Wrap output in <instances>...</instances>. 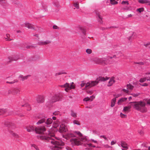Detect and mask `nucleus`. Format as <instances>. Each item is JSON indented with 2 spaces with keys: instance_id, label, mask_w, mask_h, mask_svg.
Masks as SVG:
<instances>
[{
  "instance_id": "nucleus-1",
  "label": "nucleus",
  "mask_w": 150,
  "mask_h": 150,
  "mask_svg": "<svg viewBox=\"0 0 150 150\" xmlns=\"http://www.w3.org/2000/svg\"><path fill=\"white\" fill-rule=\"evenodd\" d=\"M129 104L135 109L142 113H145L147 111V108L145 106L146 103L144 101H140L131 102Z\"/></svg>"
},
{
  "instance_id": "nucleus-2",
  "label": "nucleus",
  "mask_w": 150,
  "mask_h": 150,
  "mask_svg": "<svg viewBox=\"0 0 150 150\" xmlns=\"http://www.w3.org/2000/svg\"><path fill=\"white\" fill-rule=\"evenodd\" d=\"M52 140L51 142L54 145L52 148V150H61L62 148L60 146H64V143L61 141H54L53 139Z\"/></svg>"
},
{
  "instance_id": "nucleus-3",
  "label": "nucleus",
  "mask_w": 150,
  "mask_h": 150,
  "mask_svg": "<svg viewBox=\"0 0 150 150\" xmlns=\"http://www.w3.org/2000/svg\"><path fill=\"white\" fill-rule=\"evenodd\" d=\"M87 141L85 137H81L79 139L72 138L70 139V141L72 145L79 146L82 144L81 142H85Z\"/></svg>"
},
{
  "instance_id": "nucleus-4",
  "label": "nucleus",
  "mask_w": 150,
  "mask_h": 150,
  "mask_svg": "<svg viewBox=\"0 0 150 150\" xmlns=\"http://www.w3.org/2000/svg\"><path fill=\"white\" fill-rule=\"evenodd\" d=\"M48 136V137H46L40 135L37 136V138L38 139L42 140H48L51 139L52 140L53 138H52L51 137H54L55 136V134L53 132H52L51 129L49 130Z\"/></svg>"
},
{
  "instance_id": "nucleus-5",
  "label": "nucleus",
  "mask_w": 150,
  "mask_h": 150,
  "mask_svg": "<svg viewBox=\"0 0 150 150\" xmlns=\"http://www.w3.org/2000/svg\"><path fill=\"white\" fill-rule=\"evenodd\" d=\"M98 83V82L96 81H90L86 83H82L81 84V87H83L85 86V88L87 89L96 85Z\"/></svg>"
},
{
  "instance_id": "nucleus-6",
  "label": "nucleus",
  "mask_w": 150,
  "mask_h": 150,
  "mask_svg": "<svg viewBox=\"0 0 150 150\" xmlns=\"http://www.w3.org/2000/svg\"><path fill=\"white\" fill-rule=\"evenodd\" d=\"M94 61L97 64L103 66L109 64L108 59H105L96 58L94 59Z\"/></svg>"
},
{
  "instance_id": "nucleus-7",
  "label": "nucleus",
  "mask_w": 150,
  "mask_h": 150,
  "mask_svg": "<svg viewBox=\"0 0 150 150\" xmlns=\"http://www.w3.org/2000/svg\"><path fill=\"white\" fill-rule=\"evenodd\" d=\"M60 86L62 87L65 88V90L67 92H68L69 90L75 88V86L74 85L73 82H72L70 85L68 83H66L64 84L61 85Z\"/></svg>"
},
{
  "instance_id": "nucleus-8",
  "label": "nucleus",
  "mask_w": 150,
  "mask_h": 150,
  "mask_svg": "<svg viewBox=\"0 0 150 150\" xmlns=\"http://www.w3.org/2000/svg\"><path fill=\"white\" fill-rule=\"evenodd\" d=\"M46 129L44 126L38 127L35 129L36 133L39 134H42L46 131Z\"/></svg>"
},
{
  "instance_id": "nucleus-9",
  "label": "nucleus",
  "mask_w": 150,
  "mask_h": 150,
  "mask_svg": "<svg viewBox=\"0 0 150 150\" xmlns=\"http://www.w3.org/2000/svg\"><path fill=\"white\" fill-rule=\"evenodd\" d=\"M62 98V96L60 94L54 95L51 98L50 101L52 103H54L60 100Z\"/></svg>"
},
{
  "instance_id": "nucleus-10",
  "label": "nucleus",
  "mask_w": 150,
  "mask_h": 150,
  "mask_svg": "<svg viewBox=\"0 0 150 150\" xmlns=\"http://www.w3.org/2000/svg\"><path fill=\"white\" fill-rule=\"evenodd\" d=\"M20 58V57L18 55L10 56L8 57V59L9 60V62H11L13 61H17Z\"/></svg>"
},
{
  "instance_id": "nucleus-11",
  "label": "nucleus",
  "mask_w": 150,
  "mask_h": 150,
  "mask_svg": "<svg viewBox=\"0 0 150 150\" xmlns=\"http://www.w3.org/2000/svg\"><path fill=\"white\" fill-rule=\"evenodd\" d=\"M45 101V98L43 96L38 95L36 98L37 102L38 103H43Z\"/></svg>"
},
{
  "instance_id": "nucleus-12",
  "label": "nucleus",
  "mask_w": 150,
  "mask_h": 150,
  "mask_svg": "<svg viewBox=\"0 0 150 150\" xmlns=\"http://www.w3.org/2000/svg\"><path fill=\"white\" fill-rule=\"evenodd\" d=\"M51 43V41L47 40L45 41H40L38 42V44L40 45H46L50 44Z\"/></svg>"
},
{
  "instance_id": "nucleus-13",
  "label": "nucleus",
  "mask_w": 150,
  "mask_h": 150,
  "mask_svg": "<svg viewBox=\"0 0 150 150\" xmlns=\"http://www.w3.org/2000/svg\"><path fill=\"white\" fill-rule=\"evenodd\" d=\"M25 27L28 28L29 29H30L34 30H36V29L34 25L30 24L28 23H25Z\"/></svg>"
},
{
  "instance_id": "nucleus-14",
  "label": "nucleus",
  "mask_w": 150,
  "mask_h": 150,
  "mask_svg": "<svg viewBox=\"0 0 150 150\" xmlns=\"http://www.w3.org/2000/svg\"><path fill=\"white\" fill-rule=\"evenodd\" d=\"M74 137V135L72 133H68L66 135H63V137L64 138L69 140L72 138Z\"/></svg>"
},
{
  "instance_id": "nucleus-15",
  "label": "nucleus",
  "mask_w": 150,
  "mask_h": 150,
  "mask_svg": "<svg viewBox=\"0 0 150 150\" xmlns=\"http://www.w3.org/2000/svg\"><path fill=\"white\" fill-rule=\"evenodd\" d=\"M35 128L32 125H29L26 127L27 131L29 132L33 131L35 130Z\"/></svg>"
},
{
  "instance_id": "nucleus-16",
  "label": "nucleus",
  "mask_w": 150,
  "mask_h": 150,
  "mask_svg": "<svg viewBox=\"0 0 150 150\" xmlns=\"http://www.w3.org/2000/svg\"><path fill=\"white\" fill-rule=\"evenodd\" d=\"M67 130L65 126L63 125H61L60 126L59 131L60 132H66Z\"/></svg>"
},
{
  "instance_id": "nucleus-17",
  "label": "nucleus",
  "mask_w": 150,
  "mask_h": 150,
  "mask_svg": "<svg viewBox=\"0 0 150 150\" xmlns=\"http://www.w3.org/2000/svg\"><path fill=\"white\" fill-rule=\"evenodd\" d=\"M138 2L141 4H146L150 6V1L149 0H139Z\"/></svg>"
},
{
  "instance_id": "nucleus-18",
  "label": "nucleus",
  "mask_w": 150,
  "mask_h": 150,
  "mask_svg": "<svg viewBox=\"0 0 150 150\" xmlns=\"http://www.w3.org/2000/svg\"><path fill=\"white\" fill-rule=\"evenodd\" d=\"M114 79V77H112L110 78L107 85L108 86H111L114 83H115V81Z\"/></svg>"
},
{
  "instance_id": "nucleus-19",
  "label": "nucleus",
  "mask_w": 150,
  "mask_h": 150,
  "mask_svg": "<svg viewBox=\"0 0 150 150\" xmlns=\"http://www.w3.org/2000/svg\"><path fill=\"white\" fill-rule=\"evenodd\" d=\"M45 122L47 125L46 126L49 127L50 126V125L51 124L52 122V119L49 118L47 120H46Z\"/></svg>"
},
{
  "instance_id": "nucleus-20",
  "label": "nucleus",
  "mask_w": 150,
  "mask_h": 150,
  "mask_svg": "<svg viewBox=\"0 0 150 150\" xmlns=\"http://www.w3.org/2000/svg\"><path fill=\"white\" fill-rule=\"evenodd\" d=\"M120 145L123 148L126 149H128V146L127 144L124 141H121V142Z\"/></svg>"
},
{
  "instance_id": "nucleus-21",
  "label": "nucleus",
  "mask_w": 150,
  "mask_h": 150,
  "mask_svg": "<svg viewBox=\"0 0 150 150\" xmlns=\"http://www.w3.org/2000/svg\"><path fill=\"white\" fill-rule=\"evenodd\" d=\"M9 132L12 135L13 137H14L17 138H19L20 137L19 136L18 134H17L14 132L13 131L10 130L9 131Z\"/></svg>"
},
{
  "instance_id": "nucleus-22",
  "label": "nucleus",
  "mask_w": 150,
  "mask_h": 150,
  "mask_svg": "<svg viewBox=\"0 0 150 150\" xmlns=\"http://www.w3.org/2000/svg\"><path fill=\"white\" fill-rule=\"evenodd\" d=\"M127 98H122L120 99L118 101L117 103L118 105H121L122 103L125 101L127 100Z\"/></svg>"
},
{
  "instance_id": "nucleus-23",
  "label": "nucleus",
  "mask_w": 150,
  "mask_h": 150,
  "mask_svg": "<svg viewBox=\"0 0 150 150\" xmlns=\"http://www.w3.org/2000/svg\"><path fill=\"white\" fill-rule=\"evenodd\" d=\"M73 4L76 9H78L79 8V2L76 1H74Z\"/></svg>"
},
{
  "instance_id": "nucleus-24",
  "label": "nucleus",
  "mask_w": 150,
  "mask_h": 150,
  "mask_svg": "<svg viewBox=\"0 0 150 150\" xmlns=\"http://www.w3.org/2000/svg\"><path fill=\"white\" fill-rule=\"evenodd\" d=\"M59 122L58 121H56L54 122L53 124V126L54 128H57L59 125Z\"/></svg>"
},
{
  "instance_id": "nucleus-25",
  "label": "nucleus",
  "mask_w": 150,
  "mask_h": 150,
  "mask_svg": "<svg viewBox=\"0 0 150 150\" xmlns=\"http://www.w3.org/2000/svg\"><path fill=\"white\" fill-rule=\"evenodd\" d=\"M108 79V78L107 77H100L99 78V80L98 81H98V83L101 81H104L107 80Z\"/></svg>"
},
{
  "instance_id": "nucleus-26",
  "label": "nucleus",
  "mask_w": 150,
  "mask_h": 150,
  "mask_svg": "<svg viewBox=\"0 0 150 150\" xmlns=\"http://www.w3.org/2000/svg\"><path fill=\"white\" fill-rule=\"evenodd\" d=\"M46 119L45 118H43L38 121V122L36 123V124L38 125L42 124L45 122Z\"/></svg>"
},
{
  "instance_id": "nucleus-27",
  "label": "nucleus",
  "mask_w": 150,
  "mask_h": 150,
  "mask_svg": "<svg viewBox=\"0 0 150 150\" xmlns=\"http://www.w3.org/2000/svg\"><path fill=\"white\" fill-rule=\"evenodd\" d=\"M116 100V98H114L111 100V107H112L115 106Z\"/></svg>"
},
{
  "instance_id": "nucleus-28",
  "label": "nucleus",
  "mask_w": 150,
  "mask_h": 150,
  "mask_svg": "<svg viewBox=\"0 0 150 150\" xmlns=\"http://www.w3.org/2000/svg\"><path fill=\"white\" fill-rule=\"evenodd\" d=\"M30 75H28L24 76H20V77L22 81H24L28 79V78L30 77Z\"/></svg>"
},
{
  "instance_id": "nucleus-29",
  "label": "nucleus",
  "mask_w": 150,
  "mask_h": 150,
  "mask_svg": "<svg viewBox=\"0 0 150 150\" xmlns=\"http://www.w3.org/2000/svg\"><path fill=\"white\" fill-rule=\"evenodd\" d=\"M134 86L130 84H128L127 85V88L128 90H132L133 89Z\"/></svg>"
},
{
  "instance_id": "nucleus-30",
  "label": "nucleus",
  "mask_w": 150,
  "mask_h": 150,
  "mask_svg": "<svg viewBox=\"0 0 150 150\" xmlns=\"http://www.w3.org/2000/svg\"><path fill=\"white\" fill-rule=\"evenodd\" d=\"M52 4L54 6L58 8L60 6L59 2L57 1H54L53 2Z\"/></svg>"
},
{
  "instance_id": "nucleus-31",
  "label": "nucleus",
  "mask_w": 150,
  "mask_h": 150,
  "mask_svg": "<svg viewBox=\"0 0 150 150\" xmlns=\"http://www.w3.org/2000/svg\"><path fill=\"white\" fill-rule=\"evenodd\" d=\"M131 106H127L125 107L124 108L123 111L124 112H127L131 108Z\"/></svg>"
},
{
  "instance_id": "nucleus-32",
  "label": "nucleus",
  "mask_w": 150,
  "mask_h": 150,
  "mask_svg": "<svg viewBox=\"0 0 150 150\" xmlns=\"http://www.w3.org/2000/svg\"><path fill=\"white\" fill-rule=\"evenodd\" d=\"M13 95H16L19 92V90L18 89H13Z\"/></svg>"
},
{
  "instance_id": "nucleus-33",
  "label": "nucleus",
  "mask_w": 150,
  "mask_h": 150,
  "mask_svg": "<svg viewBox=\"0 0 150 150\" xmlns=\"http://www.w3.org/2000/svg\"><path fill=\"white\" fill-rule=\"evenodd\" d=\"M7 4V2L6 0L4 1H2L0 3V4L4 7Z\"/></svg>"
},
{
  "instance_id": "nucleus-34",
  "label": "nucleus",
  "mask_w": 150,
  "mask_h": 150,
  "mask_svg": "<svg viewBox=\"0 0 150 150\" xmlns=\"http://www.w3.org/2000/svg\"><path fill=\"white\" fill-rule=\"evenodd\" d=\"M6 112L5 109H0V115L5 113Z\"/></svg>"
},
{
  "instance_id": "nucleus-35",
  "label": "nucleus",
  "mask_w": 150,
  "mask_h": 150,
  "mask_svg": "<svg viewBox=\"0 0 150 150\" xmlns=\"http://www.w3.org/2000/svg\"><path fill=\"white\" fill-rule=\"evenodd\" d=\"M111 4L112 5H115L118 4V2L115 0H110Z\"/></svg>"
},
{
  "instance_id": "nucleus-36",
  "label": "nucleus",
  "mask_w": 150,
  "mask_h": 150,
  "mask_svg": "<svg viewBox=\"0 0 150 150\" xmlns=\"http://www.w3.org/2000/svg\"><path fill=\"white\" fill-rule=\"evenodd\" d=\"M6 37L5 38V39L6 41H11L12 39H11L9 38L10 35L9 34H7L6 35Z\"/></svg>"
},
{
  "instance_id": "nucleus-37",
  "label": "nucleus",
  "mask_w": 150,
  "mask_h": 150,
  "mask_svg": "<svg viewBox=\"0 0 150 150\" xmlns=\"http://www.w3.org/2000/svg\"><path fill=\"white\" fill-rule=\"evenodd\" d=\"M121 4L125 6H127L129 4L128 1H122Z\"/></svg>"
},
{
  "instance_id": "nucleus-38",
  "label": "nucleus",
  "mask_w": 150,
  "mask_h": 150,
  "mask_svg": "<svg viewBox=\"0 0 150 150\" xmlns=\"http://www.w3.org/2000/svg\"><path fill=\"white\" fill-rule=\"evenodd\" d=\"M78 28L79 29L81 30L83 33H84L85 32V30L84 28L82 26L79 25L78 26Z\"/></svg>"
},
{
  "instance_id": "nucleus-39",
  "label": "nucleus",
  "mask_w": 150,
  "mask_h": 150,
  "mask_svg": "<svg viewBox=\"0 0 150 150\" xmlns=\"http://www.w3.org/2000/svg\"><path fill=\"white\" fill-rule=\"evenodd\" d=\"M71 116L74 117L75 118L77 117V114L75 112L72 111L71 113Z\"/></svg>"
},
{
  "instance_id": "nucleus-40",
  "label": "nucleus",
  "mask_w": 150,
  "mask_h": 150,
  "mask_svg": "<svg viewBox=\"0 0 150 150\" xmlns=\"http://www.w3.org/2000/svg\"><path fill=\"white\" fill-rule=\"evenodd\" d=\"M88 142H93L95 143L98 144V142L96 140H95L93 139H91L88 140Z\"/></svg>"
},
{
  "instance_id": "nucleus-41",
  "label": "nucleus",
  "mask_w": 150,
  "mask_h": 150,
  "mask_svg": "<svg viewBox=\"0 0 150 150\" xmlns=\"http://www.w3.org/2000/svg\"><path fill=\"white\" fill-rule=\"evenodd\" d=\"M144 11V8H138L137 9V11H138L139 13H141Z\"/></svg>"
},
{
  "instance_id": "nucleus-42",
  "label": "nucleus",
  "mask_w": 150,
  "mask_h": 150,
  "mask_svg": "<svg viewBox=\"0 0 150 150\" xmlns=\"http://www.w3.org/2000/svg\"><path fill=\"white\" fill-rule=\"evenodd\" d=\"M73 123L74 124H76L78 125H80V122L79 121L76 120H74Z\"/></svg>"
},
{
  "instance_id": "nucleus-43",
  "label": "nucleus",
  "mask_w": 150,
  "mask_h": 150,
  "mask_svg": "<svg viewBox=\"0 0 150 150\" xmlns=\"http://www.w3.org/2000/svg\"><path fill=\"white\" fill-rule=\"evenodd\" d=\"M146 80V77L141 78L139 80V82L141 83H143Z\"/></svg>"
},
{
  "instance_id": "nucleus-44",
  "label": "nucleus",
  "mask_w": 150,
  "mask_h": 150,
  "mask_svg": "<svg viewBox=\"0 0 150 150\" xmlns=\"http://www.w3.org/2000/svg\"><path fill=\"white\" fill-rule=\"evenodd\" d=\"M120 116L122 118H126L127 117V115H126L123 114L121 112L120 114Z\"/></svg>"
},
{
  "instance_id": "nucleus-45",
  "label": "nucleus",
  "mask_w": 150,
  "mask_h": 150,
  "mask_svg": "<svg viewBox=\"0 0 150 150\" xmlns=\"http://www.w3.org/2000/svg\"><path fill=\"white\" fill-rule=\"evenodd\" d=\"M87 145L89 147H92L93 148H95L96 147V146L95 145H93L91 143H88L87 144Z\"/></svg>"
},
{
  "instance_id": "nucleus-46",
  "label": "nucleus",
  "mask_w": 150,
  "mask_h": 150,
  "mask_svg": "<svg viewBox=\"0 0 150 150\" xmlns=\"http://www.w3.org/2000/svg\"><path fill=\"white\" fill-rule=\"evenodd\" d=\"M96 15L98 17V18L99 19H101V16H100V13L97 11H96Z\"/></svg>"
},
{
  "instance_id": "nucleus-47",
  "label": "nucleus",
  "mask_w": 150,
  "mask_h": 150,
  "mask_svg": "<svg viewBox=\"0 0 150 150\" xmlns=\"http://www.w3.org/2000/svg\"><path fill=\"white\" fill-rule=\"evenodd\" d=\"M66 74V73L62 71H60L59 72L56 73L55 74V76H58L59 75H61V74Z\"/></svg>"
},
{
  "instance_id": "nucleus-48",
  "label": "nucleus",
  "mask_w": 150,
  "mask_h": 150,
  "mask_svg": "<svg viewBox=\"0 0 150 150\" xmlns=\"http://www.w3.org/2000/svg\"><path fill=\"white\" fill-rule=\"evenodd\" d=\"M86 52L88 54H90L92 52V50L89 49H87L86 50Z\"/></svg>"
},
{
  "instance_id": "nucleus-49",
  "label": "nucleus",
  "mask_w": 150,
  "mask_h": 150,
  "mask_svg": "<svg viewBox=\"0 0 150 150\" xmlns=\"http://www.w3.org/2000/svg\"><path fill=\"white\" fill-rule=\"evenodd\" d=\"M25 47L27 49H31L33 48L34 47L32 45H27L25 46Z\"/></svg>"
},
{
  "instance_id": "nucleus-50",
  "label": "nucleus",
  "mask_w": 150,
  "mask_h": 150,
  "mask_svg": "<svg viewBox=\"0 0 150 150\" xmlns=\"http://www.w3.org/2000/svg\"><path fill=\"white\" fill-rule=\"evenodd\" d=\"M90 99H91V98L88 97H87L86 98H84L83 99V100L84 101H90Z\"/></svg>"
},
{
  "instance_id": "nucleus-51",
  "label": "nucleus",
  "mask_w": 150,
  "mask_h": 150,
  "mask_svg": "<svg viewBox=\"0 0 150 150\" xmlns=\"http://www.w3.org/2000/svg\"><path fill=\"white\" fill-rule=\"evenodd\" d=\"M43 8L45 11L47 10V7L45 5H43L42 6Z\"/></svg>"
},
{
  "instance_id": "nucleus-52",
  "label": "nucleus",
  "mask_w": 150,
  "mask_h": 150,
  "mask_svg": "<svg viewBox=\"0 0 150 150\" xmlns=\"http://www.w3.org/2000/svg\"><path fill=\"white\" fill-rule=\"evenodd\" d=\"M13 89H11L8 90V93L9 94H13Z\"/></svg>"
},
{
  "instance_id": "nucleus-53",
  "label": "nucleus",
  "mask_w": 150,
  "mask_h": 150,
  "mask_svg": "<svg viewBox=\"0 0 150 150\" xmlns=\"http://www.w3.org/2000/svg\"><path fill=\"white\" fill-rule=\"evenodd\" d=\"M139 94V93H137L132 94V95L134 97H136L138 96Z\"/></svg>"
},
{
  "instance_id": "nucleus-54",
  "label": "nucleus",
  "mask_w": 150,
  "mask_h": 150,
  "mask_svg": "<svg viewBox=\"0 0 150 150\" xmlns=\"http://www.w3.org/2000/svg\"><path fill=\"white\" fill-rule=\"evenodd\" d=\"M122 91L124 92L127 93H129V91L127 89H122Z\"/></svg>"
},
{
  "instance_id": "nucleus-55",
  "label": "nucleus",
  "mask_w": 150,
  "mask_h": 150,
  "mask_svg": "<svg viewBox=\"0 0 150 150\" xmlns=\"http://www.w3.org/2000/svg\"><path fill=\"white\" fill-rule=\"evenodd\" d=\"M100 138H103L105 140L107 141L108 140V139L106 138V136L105 135H101L100 136Z\"/></svg>"
},
{
  "instance_id": "nucleus-56",
  "label": "nucleus",
  "mask_w": 150,
  "mask_h": 150,
  "mask_svg": "<svg viewBox=\"0 0 150 150\" xmlns=\"http://www.w3.org/2000/svg\"><path fill=\"white\" fill-rule=\"evenodd\" d=\"M116 55H113V56H108V59L109 60V59H112L113 58H116Z\"/></svg>"
},
{
  "instance_id": "nucleus-57",
  "label": "nucleus",
  "mask_w": 150,
  "mask_h": 150,
  "mask_svg": "<svg viewBox=\"0 0 150 150\" xmlns=\"http://www.w3.org/2000/svg\"><path fill=\"white\" fill-rule=\"evenodd\" d=\"M86 92L88 94H89L90 95L92 94L93 93V91L89 90L87 91Z\"/></svg>"
},
{
  "instance_id": "nucleus-58",
  "label": "nucleus",
  "mask_w": 150,
  "mask_h": 150,
  "mask_svg": "<svg viewBox=\"0 0 150 150\" xmlns=\"http://www.w3.org/2000/svg\"><path fill=\"white\" fill-rule=\"evenodd\" d=\"M28 106V108L27 109V110H30V106L29 105H27V104H26V105H22V106Z\"/></svg>"
},
{
  "instance_id": "nucleus-59",
  "label": "nucleus",
  "mask_w": 150,
  "mask_h": 150,
  "mask_svg": "<svg viewBox=\"0 0 150 150\" xmlns=\"http://www.w3.org/2000/svg\"><path fill=\"white\" fill-rule=\"evenodd\" d=\"M76 134L80 137L82 136V134L80 132H76Z\"/></svg>"
},
{
  "instance_id": "nucleus-60",
  "label": "nucleus",
  "mask_w": 150,
  "mask_h": 150,
  "mask_svg": "<svg viewBox=\"0 0 150 150\" xmlns=\"http://www.w3.org/2000/svg\"><path fill=\"white\" fill-rule=\"evenodd\" d=\"M103 146L105 148H109L110 147V146L108 144H105L103 145Z\"/></svg>"
},
{
  "instance_id": "nucleus-61",
  "label": "nucleus",
  "mask_w": 150,
  "mask_h": 150,
  "mask_svg": "<svg viewBox=\"0 0 150 150\" xmlns=\"http://www.w3.org/2000/svg\"><path fill=\"white\" fill-rule=\"evenodd\" d=\"M116 143V142L114 141H112L111 142V145H113L115 144Z\"/></svg>"
},
{
  "instance_id": "nucleus-62",
  "label": "nucleus",
  "mask_w": 150,
  "mask_h": 150,
  "mask_svg": "<svg viewBox=\"0 0 150 150\" xmlns=\"http://www.w3.org/2000/svg\"><path fill=\"white\" fill-rule=\"evenodd\" d=\"M141 85L143 86H148V84L147 83H145L142 84H141Z\"/></svg>"
},
{
  "instance_id": "nucleus-63",
  "label": "nucleus",
  "mask_w": 150,
  "mask_h": 150,
  "mask_svg": "<svg viewBox=\"0 0 150 150\" xmlns=\"http://www.w3.org/2000/svg\"><path fill=\"white\" fill-rule=\"evenodd\" d=\"M90 98H91L90 101H92L93 100V99L95 98V96H91Z\"/></svg>"
},
{
  "instance_id": "nucleus-64",
  "label": "nucleus",
  "mask_w": 150,
  "mask_h": 150,
  "mask_svg": "<svg viewBox=\"0 0 150 150\" xmlns=\"http://www.w3.org/2000/svg\"><path fill=\"white\" fill-rule=\"evenodd\" d=\"M66 149L67 150H72V149L69 146H66Z\"/></svg>"
}]
</instances>
